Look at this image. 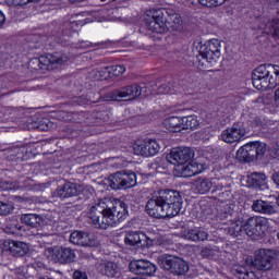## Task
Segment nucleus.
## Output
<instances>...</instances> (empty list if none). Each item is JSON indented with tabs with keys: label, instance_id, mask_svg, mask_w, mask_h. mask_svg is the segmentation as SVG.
Returning a JSON list of instances; mask_svg holds the SVG:
<instances>
[{
	"label": "nucleus",
	"instance_id": "obj_1",
	"mask_svg": "<svg viewBox=\"0 0 279 279\" xmlns=\"http://www.w3.org/2000/svg\"><path fill=\"white\" fill-rule=\"evenodd\" d=\"M126 218L128 207H125V203L114 198L100 199L88 213V219H90L93 226L100 230H108V228L121 223Z\"/></svg>",
	"mask_w": 279,
	"mask_h": 279
},
{
	"label": "nucleus",
	"instance_id": "obj_2",
	"mask_svg": "<svg viewBox=\"0 0 279 279\" xmlns=\"http://www.w3.org/2000/svg\"><path fill=\"white\" fill-rule=\"evenodd\" d=\"M146 210L155 219L177 217L182 210V195L175 190H159L147 202Z\"/></svg>",
	"mask_w": 279,
	"mask_h": 279
},
{
	"label": "nucleus",
	"instance_id": "obj_3",
	"mask_svg": "<svg viewBox=\"0 0 279 279\" xmlns=\"http://www.w3.org/2000/svg\"><path fill=\"white\" fill-rule=\"evenodd\" d=\"M150 15V16H149ZM146 19V26L155 34H167V32H179L182 29V16L175 12H167L160 9L151 10Z\"/></svg>",
	"mask_w": 279,
	"mask_h": 279
},
{
	"label": "nucleus",
	"instance_id": "obj_4",
	"mask_svg": "<svg viewBox=\"0 0 279 279\" xmlns=\"http://www.w3.org/2000/svg\"><path fill=\"white\" fill-rule=\"evenodd\" d=\"M252 82L257 90H271L279 85V66L262 64L252 73Z\"/></svg>",
	"mask_w": 279,
	"mask_h": 279
},
{
	"label": "nucleus",
	"instance_id": "obj_5",
	"mask_svg": "<svg viewBox=\"0 0 279 279\" xmlns=\"http://www.w3.org/2000/svg\"><path fill=\"white\" fill-rule=\"evenodd\" d=\"M221 58V41L211 39L205 43L199 48V53L196 57V66L199 71L210 69V64L217 62Z\"/></svg>",
	"mask_w": 279,
	"mask_h": 279
},
{
	"label": "nucleus",
	"instance_id": "obj_6",
	"mask_svg": "<svg viewBox=\"0 0 279 279\" xmlns=\"http://www.w3.org/2000/svg\"><path fill=\"white\" fill-rule=\"evenodd\" d=\"M271 230V222L266 217L253 216L243 223V231L251 239H258Z\"/></svg>",
	"mask_w": 279,
	"mask_h": 279
},
{
	"label": "nucleus",
	"instance_id": "obj_7",
	"mask_svg": "<svg viewBox=\"0 0 279 279\" xmlns=\"http://www.w3.org/2000/svg\"><path fill=\"white\" fill-rule=\"evenodd\" d=\"M145 86L141 84H132L120 87L106 96L107 101H132L138 99L143 95Z\"/></svg>",
	"mask_w": 279,
	"mask_h": 279
},
{
	"label": "nucleus",
	"instance_id": "obj_8",
	"mask_svg": "<svg viewBox=\"0 0 279 279\" xmlns=\"http://www.w3.org/2000/svg\"><path fill=\"white\" fill-rule=\"evenodd\" d=\"M276 258H278V252L274 250L260 248L259 251L255 252L252 265L259 271H269L274 269Z\"/></svg>",
	"mask_w": 279,
	"mask_h": 279
},
{
	"label": "nucleus",
	"instance_id": "obj_9",
	"mask_svg": "<svg viewBox=\"0 0 279 279\" xmlns=\"http://www.w3.org/2000/svg\"><path fill=\"white\" fill-rule=\"evenodd\" d=\"M159 265L161 269L170 271L174 276H184L189 271V264L186 260L175 257L173 255H163L159 257Z\"/></svg>",
	"mask_w": 279,
	"mask_h": 279
},
{
	"label": "nucleus",
	"instance_id": "obj_10",
	"mask_svg": "<svg viewBox=\"0 0 279 279\" xmlns=\"http://www.w3.org/2000/svg\"><path fill=\"white\" fill-rule=\"evenodd\" d=\"M109 186L116 191L136 186V173L133 171H118L109 177Z\"/></svg>",
	"mask_w": 279,
	"mask_h": 279
},
{
	"label": "nucleus",
	"instance_id": "obj_11",
	"mask_svg": "<svg viewBox=\"0 0 279 279\" xmlns=\"http://www.w3.org/2000/svg\"><path fill=\"white\" fill-rule=\"evenodd\" d=\"M68 61L69 57L54 53L33 59L32 64L38 66L40 71H53V69H58L61 64H64V62Z\"/></svg>",
	"mask_w": 279,
	"mask_h": 279
},
{
	"label": "nucleus",
	"instance_id": "obj_12",
	"mask_svg": "<svg viewBox=\"0 0 279 279\" xmlns=\"http://www.w3.org/2000/svg\"><path fill=\"white\" fill-rule=\"evenodd\" d=\"M194 156L195 151L191 147L181 146L172 148L170 154L166 156V160L170 165H186L193 160Z\"/></svg>",
	"mask_w": 279,
	"mask_h": 279
},
{
	"label": "nucleus",
	"instance_id": "obj_13",
	"mask_svg": "<svg viewBox=\"0 0 279 279\" xmlns=\"http://www.w3.org/2000/svg\"><path fill=\"white\" fill-rule=\"evenodd\" d=\"M129 269L135 276H154L158 271V267L147 259H135L129 264Z\"/></svg>",
	"mask_w": 279,
	"mask_h": 279
},
{
	"label": "nucleus",
	"instance_id": "obj_14",
	"mask_svg": "<svg viewBox=\"0 0 279 279\" xmlns=\"http://www.w3.org/2000/svg\"><path fill=\"white\" fill-rule=\"evenodd\" d=\"M133 151L136 156L149 158V156H156L160 151V144L156 140L146 138L142 142H136L133 145Z\"/></svg>",
	"mask_w": 279,
	"mask_h": 279
},
{
	"label": "nucleus",
	"instance_id": "obj_15",
	"mask_svg": "<svg viewBox=\"0 0 279 279\" xmlns=\"http://www.w3.org/2000/svg\"><path fill=\"white\" fill-rule=\"evenodd\" d=\"M46 252L50 260L60 263L61 265H66L75 260V251L69 247L61 246L60 248H48Z\"/></svg>",
	"mask_w": 279,
	"mask_h": 279
},
{
	"label": "nucleus",
	"instance_id": "obj_16",
	"mask_svg": "<svg viewBox=\"0 0 279 279\" xmlns=\"http://www.w3.org/2000/svg\"><path fill=\"white\" fill-rule=\"evenodd\" d=\"M215 248H210V246H206L201 251V255L203 258H209L210 260H216L217 263H222L223 265H228L230 260H232V255L228 251H221L218 246H214Z\"/></svg>",
	"mask_w": 279,
	"mask_h": 279
},
{
	"label": "nucleus",
	"instance_id": "obj_17",
	"mask_svg": "<svg viewBox=\"0 0 279 279\" xmlns=\"http://www.w3.org/2000/svg\"><path fill=\"white\" fill-rule=\"evenodd\" d=\"M84 191V187L77 183L68 182L62 186H59L53 192V197H60L61 199H66V197H77L80 193Z\"/></svg>",
	"mask_w": 279,
	"mask_h": 279
},
{
	"label": "nucleus",
	"instance_id": "obj_18",
	"mask_svg": "<svg viewBox=\"0 0 279 279\" xmlns=\"http://www.w3.org/2000/svg\"><path fill=\"white\" fill-rule=\"evenodd\" d=\"M245 134L246 132L241 125L233 124L232 128L222 131L220 138L223 141V143H239V141H241Z\"/></svg>",
	"mask_w": 279,
	"mask_h": 279
},
{
	"label": "nucleus",
	"instance_id": "obj_19",
	"mask_svg": "<svg viewBox=\"0 0 279 279\" xmlns=\"http://www.w3.org/2000/svg\"><path fill=\"white\" fill-rule=\"evenodd\" d=\"M124 243L126 245H151L154 241L149 240L145 233L129 231L124 236Z\"/></svg>",
	"mask_w": 279,
	"mask_h": 279
},
{
	"label": "nucleus",
	"instance_id": "obj_20",
	"mask_svg": "<svg viewBox=\"0 0 279 279\" xmlns=\"http://www.w3.org/2000/svg\"><path fill=\"white\" fill-rule=\"evenodd\" d=\"M82 26H84V21L80 20L78 15H73L64 17L61 29L65 36H71V32H77L78 27Z\"/></svg>",
	"mask_w": 279,
	"mask_h": 279
},
{
	"label": "nucleus",
	"instance_id": "obj_21",
	"mask_svg": "<svg viewBox=\"0 0 279 279\" xmlns=\"http://www.w3.org/2000/svg\"><path fill=\"white\" fill-rule=\"evenodd\" d=\"M213 184H217V182H213L210 179L199 177L193 180L192 189L194 193L206 195V193H210V189H213Z\"/></svg>",
	"mask_w": 279,
	"mask_h": 279
},
{
	"label": "nucleus",
	"instance_id": "obj_22",
	"mask_svg": "<svg viewBox=\"0 0 279 279\" xmlns=\"http://www.w3.org/2000/svg\"><path fill=\"white\" fill-rule=\"evenodd\" d=\"M1 254H11L15 258H23L29 254V245H4L1 248Z\"/></svg>",
	"mask_w": 279,
	"mask_h": 279
},
{
	"label": "nucleus",
	"instance_id": "obj_23",
	"mask_svg": "<svg viewBox=\"0 0 279 279\" xmlns=\"http://www.w3.org/2000/svg\"><path fill=\"white\" fill-rule=\"evenodd\" d=\"M259 29L268 36H279V19H264L259 24Z\"/></svg>",
	"mask_w": 279,
	"mask_h": 279
},
{
	"label": "nucleus",
	"instance_id": "obj_24",
	"mask_svg": "<svg viewBox=\"0 0 279 279\" xmlns=\"http://www.w3.org/2000/svg\"><path fill=\"white\" fill-rule=\"evenodd\" d=\"M255 151L252 143H248L238 149L236 158L243 162H254L256 160Z\"/></svg>",
	"mask_w": 279,
	"mask_h": 279
},
{
	"label": "nucleus",
	"instance_id": "obj_25",
	"mask_svg": "<svg viewBox=\"0 0 279 279\" xmlns=\"http://www.w3.org/2000/svg\"><path fill=\"white\" fill-rule=\"evenodd\" d=\"M252 210L254 213H259L260 215H274L276 214V207L271 203L257 199L252 205Z\"/></svg>",
	"mask_w": 279,
	"mask_h": 279
},
{
	"label": "nucleus",
	"instance_id": "obj_26",
	"mask_svg": "<svg viewBox=\"0 0 279 279\" xmlns=\"http://www.w3.org/2000/svg\"><path fill=\"white\" fill-rule=\"evenodd\" d=\"M247 184L254 189H260V186H265V184H267V175L260 172H253L247 175Z\"/></svg>",
	"mask_w": 279,
	"mask_h": 279
},
{
	"label": "nucleus",
	"instance_id": "obj_27",
	"mask_svg": "<svg viewBox=\"0 0 279 279\" xmlns=\"http://www.w3.org/2000/svg\"><path fill=\"white\" fill-rule=\"evenodd\" d=\"M233 276L239 279H260L256 271L248 270L244 266H236L233 269Z\"/></svg>",
	"mask_w": 279,
	"mask_h": 279
},
{
	"label": "nucleus",
	"instance_id": "obj_28",
	"mask_svg": "<svg viewBox=\"0 0 279 279\" xmlns=\"http://www.w3.org/2000/svg\"><path fill=\"white\" fill-rule=\"evenodd\" d=\"M88 235L82 231H73L70 234V243L73 245H88Z\"/></svg>",
	"mask_w": 279,
	"mask_h": 279
},
{
	"label": "nucleus",
	"instance_id": "obj_29",
	"mask_svg": "<svg viewBox=\"0 0 279 279\" xmlns=\"http://www.w3.org/2000/svg\"><path fill=\"white\" fill-rule=\"evenodd\" d=\"M199 126V120L196 116L181 118V130H196Z\"/></svg>",
	"mask_w": 279,
	"mask_h": 279
},
{
	"label": "nucleus",
	"instance_id": "obj_30",
	"mask_svg": "<svg viewBox=\"0 0 279 279\" xmlns=\"http://www.w3.org/2000/svg\"><path fill=\"white\" fill-rule=\"evenodd\" d=\"M21 219L23 223H26V226H29L31 228H38L43 221V218L36 214H24Z\"/></svg>",
	"mask_w": 279,
	"mask_h": 279
},
{
	"label": "nucleus",
	"instance_id": "obj_31",
	"mask_svg": "<svg viewBox=\"0 0 279 279\" xmlns=\"http://www.w3.org/2000/svg\"><path fill=\"white\" fill-rule=\"evenodd\" d=\"M163 125L167 130H173L174 132H180L182 130V118L170 117L163 121Z\"/></svg>",
	"mask_w": 279,
	"mask_h": 279
},
{
	"label": "nucleus",
	"instance_id": "obj_32",
	"mask_svg": "<svg viewBox=\"0 0 279 279\" xmlns=\"http://www.w3.org/2000/svg\"><path fill=\"white\" fill-rule=\"evenodd\" d=\"M185 238L187 239V241H206L208 239V233H206V231H202V230H191L185 234Z\"/></svg>",
	"mask_w": 279,
	"mask_h": 279
},
{
	"label": "nucleus",
	"instance_id": "obj_33",
	"mask_svg": "<svg viewBox=\"0 0 279 279\" xmlns=\"http://www.w3.org/2000/svg\"><path fill=\"white\" fill-rule=\"evenodd\" d=\"M24 186L25 189H28L29 191H45L47 189V184L45 183H36L31 178H27L24 180Z\"/></svg>",
	"mask_w": 279,
	"mask_h": 279
},
{
	"label": "nucleus",
	"instance_id": "obj_34",
	"mask_svg": "<svg viewBox=\"0 0 279 279\" xmlns=\"http://www.w3.org/2000/svg\"><path fill=\"white\" fill-rule=\"evenodd\" d=\"M228 232L231 236H240L241 232H243V222L240 220L231 222Z\"/></svg>",
	"mask_w": 279,
	"mask_h": 279
},
{
	"label": "nucleus",
	"instance_id": "obj_35",
	"mask_svg": "<svg viewBox=\"0 0 279 279\" xmlns=\"http://www.w3.org/2000/svg\"><path fill=\"white\" fill-rule=\"evenodd\" d=\"M197 173H199V170L195 163H189L182 167L183 178H193V175H197Z\"/></svg>",
	"mask_w": 279,
	"mask_h": 279
},
{
	"label": "nucleus",
	"instance_id": "obj_36",
	"mask_svg": "<svg viewBox=\"0 0 279 279\" xmlns=\"http://www.w3.org/2000/svg\"><path fill=\"white\" fill-rule=\"evenodd\" d=\"M252 145L253 149L255 150L256 160H258V158H263L267 151V145L260 142H252Z\"/></svg>",
	"mask_w": 279,
	"mask_h": 279
},
{
	"label": "nucleus",
	"instance_id": "obj_37",
	"mask_svg": "<svg viewBox=\"0 0 279 279\" xmlns=\"http://www.w3.org/2000/svg\"><path fill=\"white\" fill-rule=\"evenodd\" d=\"M119 274V267L114 264V262H107L105 264V275L108 276V278H114Z\"/></svg>",
	"mask_w": 279,
	"mask_h": 279
},
{
	"label": "nucleus",
	"instance_id": "obj_38",
	"mask_svg": "<svg viewBox=\"0 0 279 279\" xmlns=\"http://www.w3.org/2000/svg\"><path fill=\"white\" fill-rule=\"evenodd\" d=\"M14 210V203L0 201V216L10 215Z\"/></svg>",
	"mask_w": 279,
	"mask_h": 279
},
{
	"label": "nucleus",
	"instance_id": "obj_39",
	"mask_svg": "<svg viewBox=\"0 0 279 279\" xmlns=\"http://www.w3.org/2000/svg\"><path fill=\"white\" fill-rule=\"evenodd\" d=\"M22 228L23 227L19 225V220H12L7 223L4 232H7V234H16L19 230H22Z\"/></svg>",
	"mask_w": 279,
	"mask_h": 279
},
{
	"label": "nucleus",
	"instance_id": "obj_40",
	"mask_svg": "<svg viewBox=\"0 0 279 279\" xmlns=\"http://www.w3.org/2000/svg\"><path fill=\"white\" fill-rule=\"evenodd\" d=\"M198 3L204 8H219L226 3V0H198Z\"/></svg>",
	"mask_w": 279,
	"mask_h": 279
},
{
	"label": "nucleus",
	"instance_id": "obj_41",
	"mask_svg": "<svg viewBox=\"0 0 279 279\" xmlns=\"http://www.w3.org/2000/svg\"><path fill=\"white\" fill-rule=\"evenodd\" d=\"M98 71L100 73V80H108V77H112L110 66L100 68Z\"/></svg>",
	"mask_w": 279,
	"mask_h": 279
},
{
	"label": "nucleus",
	"instance_id": "obj_42",
	"mask_svg": "<svg viewBox=\"0 0 279 279\" xmlns=\"http://www.w3.org/2000/svg\"><path fill=\"white\" fill-rule=\"evenodd\" d=\"M110 70H111V75H116V76L123 75V73H125V65H113V66H110Z\"/></svg>",
	"mask_w": 279,
	"mask_h": 279
},
{
	"label": "nucleus",
	"instance_id": "obj_43",
	"mask_svg": "<svg viewBox=\"0 0 279 279\" xmlns=\"http://www.w3.org/2000/svg\"><path fill=\"white\" fill-rule=\"evenodd\" d=\"M32 1H34V0H5V2L9 5H15V7L27 5V3H32Z\"/></svg>",
	"mask_w": 279,
	"mask_h": 279
},
{
	"label": "nucleus",
	"instance_id": "obj_44",
	"mask_svg": "<svg viewBox=\"0 0 279 279\" xmlns=\"http://www.w3.org/2000/svg\"><path fill=\"white\" fill-rule=\"evenodd\" d=\"M168 93H171V88L168 84H162L157 89V95H168Z\"/></svg>",
	"mask_w": 279,
	"mask_h": 279
},
{
	"label": "nucleus",
	"instance_id": "obj_45",
	"mask_svg": "<svg viewBox=\"0 0 279 279\" xmlns=\"http://www.w3.org/2000/svg\"><path fill=\"white\" fill-rule=\"evenodd\" d=\"M88 247H90L92 256H97V254H106V252L101 253L104 247L101 245H89Z\"/></svg>",
	"mask_w": 279,
	"mask_h": 279
},
{
	"label": "nucleus",
	"instance_id": "obj_46",
	"mask_svg": "<svg viewBox=\"0 0 279 279\" xmlns=\"http://www.w3.org/2000/svg\"><path fill=\"white\" fill-rule=\"evenodd\" d=\"M88 77H89V80H95V81L101 80V75H100L99 69L92 70L88 73Z\"/></svg>",
	"mask_w": 279,
	"mask_h": 279
},
{
	"label": "nucleus",
	"instance_id": "obj_47",
	"mask_svg": "<svg viewBox=\"0 0 279 279\" xmlns=\"http://www.w3.org/2000/svg\"><path fill=\"white\" fill-rule=\"evenodd\" d=\"M2 189L4 191H12L13 189H16V184H14L10 181H4V182H2Z\"/></svg>",
	"mask_w": 279,
	"mask_h": 279
},
{
	"label": "nucleus",
	"instance_id": "obj_48",
	"mask_svg": "<svg viewBox=\"0 0 279 279\" xmlns=\"http://www.w3.org/2000/svg\"><path fill=\"white\" fill-rule=\"evenodd\" d=\"M73 279H88V276L86 275V272L75 270L73 274Z\"/></svg>",
	"mask_w": 279,
	"mask_h": 279
},
{
	"label": "nucleus",
	"instance_id": "obj_49",
	"mask_svg": "<svg viewBox=\"0 0 279 279\" xmlns=\"http://www.w3.org/2000/svg\"><path fill=\"white\" fill-rule=\"evenodd\" d=\"M0 245H19V242L14 240H1Z\"/></svg>",
	"mask_w": 279,
	"mask_h": 279
},
{
	"label": "nucleus",
	"instance_id": "obj_50",
	"mask_svg": "<svg viewBox=\"0 0 279 279\" xmlns=\"http://www.w3.org/2000/svg\"><path fill=\"white\" fill-rule=\"evenodd\" d=\"M5 25V14L0 11V29Z\"/></svg>",
	"mask_w": 279,
	"mask_h": 279
},
{
	"label": "nucleus",
	"instance_id": "obj_51",
	"mask_svg": "<svg viewBox=\"0 0 279 279\" xmlns=\"http://www.w3.org/2000/svg\"><path fill=\"white\" fill-rule=\"evenodd\" d=\"M217 184H218L217 190H218V191H221V189H223V185H222L221 183H219V180H217Z\"/></svg>",
	"mask_w": 279,
	"mask_h": 279
},
{
	"label": "nucleus",
	"instance_id": "obj_52",
	"mask_svg": "<svg viewBox=\"0 0 279 279\" xmlns=\"http://www.w3.org/2000/svg\"><path fill=\"white\" fill-rule=\"evenodd\" d=\"M140 247H141V250H149V247H151V245H142Z\"/></svg>",
	"mask_w": 279,
	"mask_h": 279
},
{
	"label": "nucleus",
	"instance_id": "obj_53",
	"mask_svg": "<svg viewBox=\"0 0 279 279\" xmlns=\"http://www.w3.org/2000/svg\"><path fill=\"white\" fill-rule=\"evenodd\" d=\"M276 156H277V158H279V145L277 146Z\"/></svg>",
	"mask_w": 279,
	"mask_h": 279
},
{
	"label": "nucleus",
	"instance_id": "obj_54",
	"mask_svg": "<svg viewBox=\"0 0 279 279\" xmlns=\"http://www.w3.org/2000/svg\"><path fill=\"white\" fill-rule=\"evenodd\" d=\"M226 213H232V209L228 207V210Z\"/></svg>",
	"mask_w": 279,
	"mask_h": 279
},
{
	"label": "nucleus",
	"instance_id": "obj_55",
	"mask_svg": "<svg viewBox=\"0 0 279 279\" xmlns=\"http://www.w3.org/2000/svg\"><path fill=\"white\" fill-rule=\"evenodd\" d=\"M272 3H279V0H271Z\"/></svg>",
	"mask_w": 279,
	"mask_h": 279
},
{
	"label": "nucleus",
	"instance_id": "obj_56",
	"mask_svg": "<svg viewBox=\"0 0 279 279\" xmlns=\"http://www.w3.org/2000/svg\"><path fill=\"white\" fill-rule=\"evenodd\" d=\"M229 247H230V246H229V245H227V246H226V250H228Z\"/></svg>",
	"mask_w": 279,
	"mask_h": 279
},
{
	"label": "nucleus",
	"instance_id": "obj_57",
	"mask_svg": "<svg viewBox=\"0 0 279 279\" xmlns=\"http://www.w3.org/2000/svg\"><path fill=\"white\" fill-rule=\"evenodd\" d=\"M101 1H106V0H101Z\"/></svg>",
	"mask_w": 279,
	"mask_h": 279
}]
</instances>
